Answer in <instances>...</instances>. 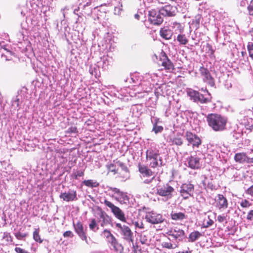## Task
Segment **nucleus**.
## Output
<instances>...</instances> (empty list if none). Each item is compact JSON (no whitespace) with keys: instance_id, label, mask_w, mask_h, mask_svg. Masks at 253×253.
Instances as JSON below:
<instances>
[{"instance_id":"f257e3e1","label":"nucleus","mask_w":253,"mask_h":253,"mask_svg":"<svg viewBox=\"0 0 253 253\" xmlns=\"http://www.w3.org/2000/svg\"><path fill=\"white\" fill-rule=\"evenodd\" d=\"M206 118L208 125L213 131L221 132L226 129L228 119L221 114L210 113L206 116Z\"/></svg>"},{"instance_id":"f03ea898","label":"nucleus","mask_w":253,"mask_h":253,"mask_svg":"<svg viewBox=\"0 0 253 253\" xmlns=\"http://www.w3.org/2000/svg\"><path fill=\"white\" fill-rule=\"evenodd\" d=\"M138 171L142 178H144L143 183L146 184H150L155 178V173L148 167L141 163L137 165Z\"/></svg>"},{"instance_id":"7ed1b4c3","label":"nucleus","mask_w":253,"mask_h":253,"mask_svg":"<svg viewBox=\"0 0 253 253\" xmlns=\"http://www.w3.org/2000/svg\"><path fill=\"white\" fill-rule=\"evenodd\" d=\"M118 230L120 232L123 239L129 244H131L133 248L134 246V235L131 229L127 225H122L121 223H117L115 225Z\"/></svg>"},{"instance_id":"20e7f679","label":"nucleus","mask_w":253,"mask_h":253,"mask_svg":"<svg viewBox=\"0 0 253 253\" xmlns=\"http://www.w3.org/2000/svg\"><path fill=\"white\" fill-rule=\"evenodd\" d=\"M101 203H103L106 207L109 208L111 212L117 219L124 222L126 221L125 213L119 207L115 206L106 199H104L103 202L101 201Z\"/></svg>"},{"instance_id":"39448f33","label":"nucleus","mask_w":253,"mask_h":253,"mask_svg":"<svg viewBox=\"0 0 253 253\" xmlns=\"http://www.w3.org/2000/svg\"><path fill=\"white\" fill-rule=\"evenodd\" d=\"M145 218L148 222L152 224H161L166 220L162 214L153 211L146 212Z\"/></svg>"},{"instance_id":"423d86ee","label":"nucleus","mask_w":253,"mask_h":253,"mask_svg":"<svg viewBox=\"0 0 253 253\" xmlns=\"http://www.w3.org/2000/svg\"><path fill=\"white\" fill-rule=\"evenodd\" d=\"M185 137L188 142V145H192V147L198 148L202 144V140L196 134L190 131H186L185 133Z\"/></svg>"},{"instance_id":"0eeeda50","label":"nucleus","mask_w":253,"mask_h":253,"mask_svg":"<svg viewBox=\"0 0 253 253\" xmlns=\"http://www.w3.org/2000/svg\"><path fill=\"white\" fill-rule=\"evenodd\" d=\"M194 189V186L193 184L190 183H185L181 185L179 192L181 196L186 200L192 196Z\"/></svg>"},{"instance_id":"6e6552de","label":"nucleus","mask_w":253,"mask_h":253,"mask_svg":"<svg viewBox=\"0 0 253 253\" xmlns=\"http://www.w3.org/2000/svg\"><path fill=\"white\" fill-rule=\"evenodd\" d=\"M199 72L205 83L211 86L214 85V78L211 76V74L207 68H205L203 66H201L200 68Z\"/></svg>"},{"instance_id":"1a4fd4ad","label":"nucleus","mask_w":253,"mask_h":253,"mask_svg":"<svg viewBox=\"0 0 253 253\" xmlns=\"http://www.w3.org/2000/svg\"><path fill=\"white\" fill-rule=\"evenodd\" d=\"M148 20L153 25H160L163 23V18L160 13H158L155 9H152L149 11Z\"/></svg>"},{"instance_id":"9d476101","label":"nucleus","mask_w":253,"mask_h":253,"mask_svg":"<svg viewBox=\"0 0 253 253\" xmlns=\"http://www.w3.org/2000/svg\"><path fill=\"white\" fill-rule=\"evenodd\" d=\"M174 188L169 184L164 185L157 190V194L162 197H166L168 198H171L172 193L174 192Z\"/></svg>"},{"instance_id":"9b49d317","label":"nucleus","mask_w":253,"mask_h":253,"mask_svg":"<svg viewBox=\"0 0 253 253\" xmlns=\"http://www.w3.org/2000/svg\"><path fill=\"white\" fill-rule=\"evenodd\" d=\"M160 60L162 61L161 65L164 67V69L172 72L174 70V66L171 61L168 58L165 52L160 54Z\"/></svg>"},{"instance_id":"f8f14e48","label":"nucleus","mask_w":253,"mask_h":253,"mask_svg":"<svg viewBox=\"0 0 253 253\" xmlns=\"http://www.w3.org/2000/svg\"><path fill=\"white\" fill-rule=\"evenodd\" d=\"M73 227L76 233L82 239L87 243V236L85 232L84 231V227L81 221H78L77 223H73Z\"/></svg>"},{"instance_id":"ddd939ff","label":"nucleus","mask_w":253,"mask_h":253,"mask_svg":"<svg viewBox=\"0 0 253 253\" xmlns=\"http://www.w3.org/2000/svg\"><path fill=\"white\" fill-rule=\"evenodd\" d=\"M159 12L164 16L172 17L176 15L175 8L170 4L161 7Z\"/></svg>"},{"instance_id":"4468645a","label":"nucleus","mask_w":253,"mask_h":253,"mask_svg":"<svg viewBox=\"0 0 253 253\" xmlns=\"http://www.w3.org/2000/svg\"><path fill=\"white\" fill-rule=\"evenodd\" d=\"M216 207L219 210L226 209L228 208V203L225 197L222 194H218L215 199Z\"/></svg>"},{"instance_id":"2eb2a0df","label":"nucleus","mask_w":253,"mask_h":253,"mask_svg":"<svg viewBox=\"0 0 253 253\" xmlns=\"http://www.w3.org/2000/svg\"><path fill=\"white\" fill-rule=\"evenodd\" d=\"M200 159L197 157L192 156L187 158L188 167L193 169H200L201 165L200 163Z\"/></svg>"},{"instance_id":"dca6fc26","label":"nucleus","mask_w":253,"mask_h":253,"mask_svg":"<svg viewBox=\"0 0 253 253\" xmlns=\"http://www.w3.org/2000/svg\"><path fill=\"white\" fill-rule=\"evenodd\" d=\"M98 222L100 223L101 227L109 224L111 222V218L104 211L101 209L99 212Z\"/></svg>"},{"instance_id":"f3484780","label":"nucleus","mask_w":253,"mask_h":253,"mask_svg":"<svg viewBox=\"0 0 253 253\" xmlns=\"http://www.w3.org/2000/svg\"><path fill=\"white\" fill-rule=\"evenodd\" d=\"M167 234L174 239L178 240L182 239L185 235L184 231L177 227L169 230Z\"/></svg>"},{"instance_id":"a211bd4d","label":"nucleus","mask_w":253,"mask_h":253,"mask_svg":"<svg viewBox=\"0 0 253 253\" xmlns=\"http://www.w3.org/2000/svg\"><path fill=\"white\" fill-rule=\"evenodd\" d=\"M60 198L66 202L74 201L77 200V192L72 191L71 192H63L60 195Z\"/></svg>"},{"instance_id":"6ab92c4d","label":"nucleus","mask_w":253,"mask_h":253,"mask_svg":"<svg viewBox=\"0 0 253 253\" xmlns=\"http://www.w3.org/2000/svg\"><path fill=\"white\" fill-rule=\"evenodd\" d=\"M249 157L244 152L237 153L234 156V160L236 163L239 164L247 163Z\"/></svg>"},{"instance_id":"aec40b11","label":"nucleus","mask_w":253,"mask_h":253,"mask_svg":"<svg viewBox=\"0 0 253 253\" xmlns=\"http://www.w3.org/2000/svg\"><path fill=\"white\" fill-rule=\"evenodd\" d=\"M108 242L113 247L115 251L119 253H122L124 251V247L119 243L117 239L115 237L111 240H108Z\"/></svg>"},{"instance_id":"412c9836","label":"nucleus","mask_w":253,"mask_h":253,"mask_svg":"<svg viewBox=\"0 0 253 253\" xmlns=\"http://www.w3.org/2000/svg\"><path fill=\"white\" fill-rule=\"evenodd\" d=\"M170 215L171 219L174 221H182L186 219L187 217V215L185 213L180 211L175 212L172 211Z\"/></svg>"},{"instance_id":"4be33fe9","label":"nucleus","mask_w":253,"mask_h":253,"mask_svg":"<svg viewBox=\"0 0 253 253\" xmlns=\"http://www.w3.org/2000/svg\"><path fill=\"white\" fill-rule=\"evenodd\" d=\"M173 33L168 27L162 28L160 31V35L165 40H169L171 38Z\"/></svg>"},{"instance_id":"5701e85b","label":"nucleus","mask_w":253,"mask_h":253,"mask_svg":"<svg viewBox=\"0 0 253 253\" xmlns=\"http://www.w3.org/2000/svg\"><path fill=\"white\" fill-rule=\"evenodd\" d=\"M117 164L118 165L122 168V169L124 171L125 173H124L123 174H121L120 173H119L120 175H119V178H121L122 180H126L127 179L128 177V174L129 172V169L126 166V165L121 162V161H118Z\"/></svg>"},{"instance_id":"b1692460","label":"nucleus","mask_w":253,"mask_h":253,"mask_svg":"<svg viewBox=\"0 0 253 253\" xmlns=\"http://www.w3.org/2000/svg\"><path fill=\"white\" fill-rule=\"evenodd\" d=\"M160 154L159 150L156 149H153L152 147L148 149L146 152V158L147 160H151L152 158L155 157H158Z\"/></svg>"},{"instance_id":"393cba45","label":"nucleus","mask_w":253,"mask_h":253,"mask_svg":"<svg viewBox=\"0 0 253 253\" xmlns=\"http://www.w3.org/2000/svg\"><path fill=\"white\" fill-rule=\"evenodd\" d=\"M114 198L121 204H126L129 202L128 196L126 195V193L123 191L120 194V195L116 196Z\"/></svg>"},{"instance_id":"a878e982","label":"nucleus","mask_w":253,"mask_h":253,"mask_svg":"<svg viewBox=\"0 0 253 253\" xmlns=\"http://www.w3.org/2000/svg\"><path fill=\"white\" fill-rule=\"evenodd\" d=\"M199 92L193 90L192 89H188L187 90V94L190 97L191 100H192L194 102H197L198 95H199Z\"/></svg>"},{"instance_id":"bb28decb","label":"nucleus","mask_w":253,"mask_h":253,"mask_svg":"<svg viewBox=\"0 0 253 253\" xmlns=\"http://www.w3.org/2000/svg\"><path fill=\"white\" fill-rule=\"evenodd\" d=\"M176 40L180 45H186L189 42L187 37L184 34H178L177 36Z\"/></svg>"},{"instance_id":"cd10ccee","label":"nucleus","mask_w":253,"mask_h":253,"mask_svg":"<svg viewBox=\"0 0 253 253\" xmlns=\"http://www.w3.org/2000/svg\"><path fill=\"white\" fill-rule=\"evenodd\" d=\"M201 236L202 234L200 232L198 231H193L191 232L189 235V242H194Z\"/></svg>"},{"instance_id":"c85d7f7f","label":"nucleus","mask_w":253,"mask_h":253,"mask_svg":"<svg viewBox=\"0 0 253 253\" xmlns=\"http://www.w3.org/2000/svg\"><path fill=\"white\" fill-rule=\"evenodd\" d=\"M158 157H154V158H152V162L150 163V166L151 168H155L158 166L162 167L163 166L162 164V159L161 157H160L159 160L161 162L160 165L158 163Z\"/></svg>"},{"instance_id":"c756f323","label":"nucleus","mask_w":253,"mask_h":253,"mask_svg":"<svg viewBox=\"0 0 253 253\" xmlns=\"http://www.w3.org/2000/svg\"><path fill=\"white\" fill-rule=\"evenodd\" d=\"M83 183L86 186L91 188L97 187L99 185L98 182L91 179L84 180L83 181Z\"/></svg>"},{"instance_id":"7c9ffc66","label":"nucleus","mask_w":253,"mask_h":253,"mask_svg":"<svg viewBox=\"0 0 253 253\" xmlns=\"http://www.w3.org/2000/svg\"><path fill=\"white\" fill-rule=\"evenodd\" d=\"M33 239L37 242H39V243H42L43 240L41 238L39 228L35 229L33 232Z\"/></svg>"},{"instance_id":"2f4dec72","label":"nucleus","mask_w":253,"mask_h":253,"mask_svg":"<svg viewBox=\"0 0 253 253\" xmlns=\"http://www.w3.org/2000/svg\"><path fill=\"white\" fill-rule=\"evenodd\" d=\"M106 167L108 170V173L113 172L114 174L118 173V169L116 166L113 163H110L106 166Z\"/></svg>"},{"instance_id":"473e14b6","label":"nucleus","mask_w":253,"mask_h":253,"mask_svg":"<svg viewBox=\"0 0 253 253\" xmlns=\"http://www.w3.org/2000/svg\"><path fill=\"white\" fill-rule=\"evenodd\" d=\"M89 228L91 230L94 232H96L99 229L97 222L95 218L91 219V221L89 224Z\"/></svg>"},{"instance_id":"72a5a7b5","label":"nucleus","mask_w":253,"mask_h":253,"mask_svg":"<svg viewBox=\"0 0 253 253\" xmlns=\"http://www.w3.org/2000/svg\"><path fill=\"white\" fill-rule=\"evenodd\" d=\"M197 99V102H200L202 104H206L211 101V100L208 98L205 97L204 95L199 93Z\"/></svg>"},{"instance_id":"f704fd0d","label":"nucleus","mask_w":253,"mask_h":253,"mask_svg":"<svg viewBox=\"0 0 253 253\" xmlns=\"http://www.w3.org/2000/svg\"><path fill=\"white\" fill-rule=\"evenodd\" d=\"M103 236L108 240H111L115 237L111 233V231L107 229H104L102 232Z\"/></svg>"},{"instance_id":"c9c22d12","label":"nucleus","mask_w":253,"mask_h":253,"mask_svg":"<svg viewBox=\"0 0 253 253\" xmlns=\"http://www.w3.org/2000/svg\"><path fill=\"white\" fill-rule=\"evenodd\" d=\"M172 144L177 146H181L183 144V141L181 137H174L171 139Z\"/></svg>"},{"instance_id":"e433bc0d","label":"nucleus","mask_w":253,"mask_h":253,"mask_svg":"<svg viewBox=\"0 0 253 253\" xmlns=\"http://www.w3.org/2000/svg\"><path fill=\"white\" fill-rule=\"evenodd\" d=\"M169 240H170L169 239ZM162 246L163 248H167L168 249H174L175 247H173V244L170 242V241H165L162 242Z\"/></svg>"},{"instance_id":"4c0bfd02","label":"nucleus","mask_w":253,"mask_h":253,"mask_svg":"<svg viewBox=\"0 0 253 253\" xmlns=\"http://www.w3.org/2000/svg\"><path fill=\"white\" fill-rule=\"evenodd\" d=\"M132 224L134 225L136 229L139 228L140 229H144L145 228L144 224L142 220L132 222Z\"/></svg>"},{"instance_id":"58836bf2","label":"nucleus","mask_w":253,"mask_h":253,"mask_svg":"<svg viewBox=\"0 0 253 253\" xmlns=\"http://www.w3.org/2000/svg\"><path fill=\"white\" fill-rule=\"evenodd\" d=\"M240 206L243 208H249L252 206V203L247 199H243L240 202Z\"/></svg>"},{"instance_id":"ea45409f","label":"nucleus","mask_w":253,"mask_h":253,"mask_svg":"<svg viewBox=\"0 0 253 253\" xmlns=\"http://www.w3.org/2000/svg\"><path fill=\"white\" fill-rule=\"evenodd\" d=\"M163 127L157 125V122H155L153 125V131L155 132L156 134L161 132L163 130Z\"/></svg>"},{"instance_id":"a19ab883","label":"nucleus","mask_w":253,"mask_h":253,"mask_svg":"<svg viewBox=\"0 0 253 253\" xmlns=\"http://www.w3.org/2000/svg\"><path fill=\"white\" fill-rule=\"evenodd\" d=\"M3 239L5 240L7 243H11L12 242V238L9 233L4 232L3 235Z\"/></svg>"},{"instance_id":"79ce46f5","label":"nucleus","mask_w":253,"mask_h":253,"mask_svg":"<svg viewBox=\"0 0 253 253\" xmlns=\"http://www.w3.org/2000/svg\"><path fill=\"white\" fill-rule=\"evenodd\" d=\"M247 47L249 56L253 60V43L252 42H249Z\"/></svg>"},{"instance_id":"37998d69","label":"nucleus","mask_w":253,"mask_h":253,"mask_svg":"<svg viewBox=\"0 0 253 253\" xmlns=\"http://www.w3.org/2000/svg\"><path fill=\"white\" fill-rule=\"evenodd\" d=\"M202 16L200 14H197L193 21V23H195L197 27L199 26Z\"/></svg>"},{"instance_id":"c03bdc74","label":"nucleus","mask_w":253,"mask_h":253,"mask_svg":"<svg viewBox=\"0 0 253 253\" xmlns=\"http://www.w3.org/2000/svg\"><path fill=\"white\" fill-rule=\"evenodd\" d=\"M84 175V170H77L73 173V176L75 179H78L79 177H82Z\"/></svg>"},{"instance_id":"a18cd8bd","label":"nucleus","mask_w":253,"mask_h":253,"mask_svg":"<svg viewBox=\"0 0 253 253\" xmlns=\"http://www.w3.org/2000/svg\"><path fill=\"white\" fill-rule=\"evenodd\" d=\"M27 236V234H22L20 232H17L15 234V236L18 240H22L23 238H25Z\"/></svg>"},{"instance_id":"49530a36","label":"nucleus","mask_w":253,"mask_h":253,"mask_svg":"<svg viewBox=\"0 0 253 253\" xmlns=\"http://www.w3.org/2000/svg\"><path fill=\"white\" fill-rule=\"evenodd\" d=\"M217 220L220 223H222L224 221L227 222L226 216L224 215V214L219 215L217 217Z\"/></svg>"},{"instance_id":"de8ad7c7","label":"nucleus","mask_w":253,"mask_h":253,"mask_svg":"<svg viewBox=\"0 0 253 253\" xmlns=\"http://www.w3.org/2000/svg\"><path fill=\"white\" fill-rule=\"evenodd\" d=\"M245 193L251 197H253V185L246 190Z\"/></svg>"},{"instance_id":"09e8293b","label":"nucleus","mask_w":253,"mask_h":253,"mask_svg":"<svg viewBox=\"0 0 253 253\" xmlns=\"http://www.w3.org/2000/svg\"><path fill=\"white\" fill-rule=\"evenodd\" d=\"M109 190L114 192L115 194H116V196L120 195V194L122 192L119 189L116 187H110L109 188Z\"/></svg>"},{"instance_id":"8fccbe9b","label":"nucleus","mask_w":253,"mask_h":253,"mask_svg":"<svg viewBox=\"0 0 253 253\" xmlns=\"http://www.w3.org/2000/svg\"><path fill=\"white\" fill-rule=\"evenodd\" d=\"M213 224V221L208 216V220L207 221L206 224H204L203 227L204 228H208L211 226Z\"/></svg>"},{"instance_id":"3c124183","label":"nucleus","mask_w":253,"mask_h":253,"mask_svg":"<svg viewBox=\"0 0 253 253\" xmlns=\"http://www.w3.org/2000/svg\"><path fill=\"white\" fill-rule=\"evenodd\" d=\"M63 236L65 238H73L74 236L71 231H67L63 233Z\"/></svg>"},{"instance_id":"603ef678","label":"nucleus","mask_w":253,"mask_h":253,"mask_svg":"<svg viewBox=\"0 0 253 253\" xmlns=\"http://www.w3.org/2000/svg\"><path fill=\"white\" fill-rule=\"evenodd\" d=\"M248 9L250 15L253 16V0L251 2L250 4L248 6Z\"/></svg>"},{"instance_id":"864d4df0","label":"nucleus","mask_w":253,"mask_h":253,"mask_svg":"<svg viewBox=\"0 0 253 253\" xmlns=\"http://www.w3.org/2000/svg\"><path fill=\"white\" fill-rule=\"evenodd\" d=\"M67 133H77L78 132L77 128L76 126H71L68 128L67 131Z\"/></svg>"},{"instance_id":"5fc2aeb1","label":"nucleus","mask_w":253,"mask_h":253,"mask_svg":"<svg viewBox=\"0 0 253 253\" xmlns=\"http://www.w3.org/2000/svg\"><path fill=\"white\" fill-rule=\"evenodd\" d=\"M14 251L17 253H30L28 252L27 251H25V250H24L22 248H19V247H16L14 249Z\"/></svg>"},{"instance_id":"6e6d98bb","label":"nucleus","mask_w":253,"mask_h":253,"mask_svg":"<svg viewBox=\"0 0 253 253\" xmlns=\"http://www.w3.org/2000/svg\"><path fill=\"white\" fill-rule=\"evenodd\" d=\"M247 219L249 220H252L253 219V210L250 211L248 213Z\"/></svg>"},{"instance_id":"4d7b16f0","label":"nucleus","mask_w":253,"mask_h":253,"mask_svg":"<svg viewBox=\"0 0 253 253\" xmlns=\"http://www.w3.org/2000/svg\"><path fill=\"white\" fill-rule=\"evenodd\" d=\"M253 163V158H250L249 157V160L247 162V164Z\"/></svg>"},{"instance_id":"13d9d810","label":"nucleus","mask_w":253,"mask_h":253,"mask_svg":"<svg viewBox=\"0 0 253 253\" xmlns=\"http://www.w3.org/2000/svg\"><path fill=\"white\" fill-rule=\"evenodd\" d=\"M177 253H192L191 251H186V252H179Z\"/></svg>"},{"instance_id":"bf43d9fd","label":"nucleus","mask_w":253,"mask_h":253,"mask_svg":"<svg viewBox=\"0 0 253 253\" xmlns=\"http://www.w3.org/2000/svg\"><path fill=\"white\" fill-rule=\"evenodd\" d=\"M154 253H167L166 252L161 250H159L158 252H155Z\"/></svg>"},{"instance_id":"052dcab7","label":"nucleus","mask_w":253,"mask_h":253,"mask_svg":"<svg viewBox=\"0 0 253 253\" xmlns=\"http://www.w3.org/2000/svg\"><path fill=\"white\" fill-rule=\"evenodd\" d=\"M134 17L137 19V20H139V18H140V16L138 14L136 13L134 15Z\"/></svg>"},{"instance_id":"680f3d73","label":"nucleus","mask_w":253,"mask_h":253,"mask_svg":"<svg viewBox=\"0 0 253 253\" xmlns=\"http://www.w3.org/2000/svg\"><path fill=\"white\" fill-rule=\"evenodd\" d=\"M171 3H177L178 0H169Z\"/></svg>"},{"instance_id":"e2e57ef3","label":"nucleus","mask_w":253,"mask_h":253,"mask_svg":"<svg viewBox=\"0 0 253 253\" xmlns=\"http://www.w3.org/2000/svg\"><path fill=\"white\" fill-rule=\"evenodd\" d=\"M159 119H157L156 120V122H157V123H158V122H159Z\"/></svg>"}]
</instances>
